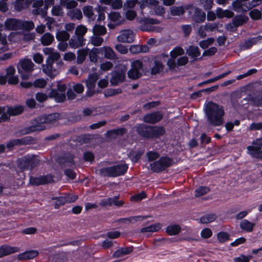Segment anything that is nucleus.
<instances>
[{
	"instance_id": "a19ab883",
	"label": "nucleus",
	"mask_w": 262,
	"mask_h": 262,
	"mask_svg": "<svg viewBox=\"0 0 262 262\" xmlns=\"http://www.w3.org/2000/svg\"><path fill=\"white\" fill-rule=\"evenodd\" d=\"M185 12V8L183 6H173L170 8L171 14L172 15H181Z\"/></svg>"
},
{
	"instance_id": "7c9ffc66",
	"label": "nucleus",
	"mask_w": 262,
	"mask_h": 262,
	"mask_svg": "<svg viewBox=\"0 0 262 262\" xmlns=\"http://www.w3.org/2000/svg\"><path fill=\"white\" fill-rule=\"evenodd\" d=\"M54 40V36L50 33H46L40 37V42L43 46L51 45Z\"/></svg>"
},
{
	"instance_id": "b1692460",
	"label": "nucleus",
	"mask_w": 262,
	"mask_h": 262,
	"mask_svg": "<svg viewBox=\"0 0 262 262\" xmlns=\"http://www.w3.org/2000/svg\"><path fill=\"white\" fill-rule=\"evenodd\" d=\"M133 251L132 247H123L116 251L113 254L114 257H120L130 254Z\"/></svg>"
},
{
	"instance_id": "aec40b11",
	"label": "nucleus",
	"mask_w": 262,
	"mask_h": 262,
	"mask_svg": "<svg viewBox=\"0 0 262 262\" xmlns=\"http://www.w3.org/2000/svg\"><path fill=\"white\" fill-rule=\"evenodd\" d=\"M38 252L37 250H32L25 251L18 255L19 260H28L33 259L38 255Z\"/></svg>"
},
{
	"instance_id": "a878e982",
	"label": "nucleus",
	"mask_w": 262,
	"mask_h": 262,
	"mask_svg": "<svg viewBox=\"0 0 262 262\" xmlns=\"http://www.w3.org/2000/svg\"><path fill=\"white\" fill-rule=\"evenodd\" d=\"M215 12L217 16L220 18H222L224 17L231 18L234 15V13L232 11L229 10H224L221 8H217L216 9Z\"/></svg>"
},
{
	"instance_id": "052dcab7",
	"label": "nucleus",
	"mask_w": 262,
	"mask_h": 262,
	"mask_svg": "<svg viewBox=\"0 0 262 262\" xmlns=\"http://www.w3.org/2000/svg\"><path fill=\"white\" fill-rule=\"evenodd\" d=\"M214 39L213 38H209L206 40L201 41L199 45L203 49H206L208 46L213 43Z\"/></svg>"
},
{
	"instance_id": "1a4fd4ad",
	"label": "nucleus",
	"mask_w": 262,
	"mask_h": 262,
	"mask_svg": "<svg viewBox=\"0 0 262 262\" xmlns=\"http://www.w3.org/2000/svg\"><path fill=\"white\" fill-rule=\"evenodd\" d=\"M262 0H251L248 2V3H245L244 4H241L239 2L234 1L232 4L233 9L237 12L247 11L253 7L259 5Z\"/></svg>"
},
{
	"instance_id": "0e129e2a",
	"label": "nucleus",
	"mask_w": 262,
	"mask_h": 262,
	"mask_svg": "<svg viewBox=\"0 0 262 262\" xmlns=\"http://www.w3.org/2000/svg\"><path fill=\"white\" fill-rule=\"evenodd\" d=\"M115 48L118 52L122 54H126L128 52L127 47L122 44H117Z\"/></svg>"
},
{
	"instance_id": "6e6552de",
	"label": "nucleus",
	"mask_w": 262,
	"mask_h": 262,
	"mask_svg": "<svg viewBox=\"0 0 262 262\" xmlns=\"http://www.w3.org/2000/svg\"><path fill=\"white\" fill-rule=\"evenodd\" d=\"M172 164V160L166 157H162L159 160L151 163L149 165L150 169L154 172H160L164 170L166 167Z\"/></svg>"
},
{
	"instance_id": "4d7b16f0",
	"label": "nucleus",
	"mask_w": 262,
	"mask_h": 262,
	"mask_svg": "<svg viewBox=\"0 0 262 262\" xmlns=\"http://www.w3.org/2000/svg\"><path fill=\"white\" fill-rule=\"evenodd\" d=\"M250 17L253 19H258L262 18V14L260 11L258 9H253L249 13Z\"/></svg>"
},
{
	"instance_id": "dca6fc26",
	"label": "nucleus",
	"mask_w": 262,
	"mask_h": 262,
	"mask_svg": "<svg viewBox=\"0 0 262 262\" xmlns=\"http://www.w3.org/2000/svg\"><path fill=\"white\" fill-rule=\"evenodd\" d=\"M147 132L146 134H143L146 135L147 138L158 137L165 133L164 128L160 126H150V128L147 129Z\"/></svg>"
},
{
	"instance_id": "09e8293b",
	"label": "nucleus",
	"mask_w": 262,
	"mask_h": 262,
	"mask_svg": "<svg viewBox=\"0 0 262 262\" xmlns=\"http://www.w3.org/2000/svg\"><path fill=\"white\" fill-rule=\"evenodd\" d=\"M138 20L140 24L144 25L157 24L159 23L158 20L150 18H140L138 19Z\"/></svg>"
},
{
	"instance_id": "c9c22d12",
	"label": "nucleus",
	"mask_w": 262,
	"mask_h": 262,
	"mask_svg": "<svg viewBox=\"0 0 262 262\" xmlns=\"http://www.w3.org/2000/svg\"><path fill=\"white\" fill-rule=\"evenodd\" d=\"M254 224L247 220H243L240 224L241 229L248 232L252 231Z\"/></svg>"
},
{
	"instance_id": "4be33fe9",
	"label": "nucleus",
	"mask_w": 262,
	"mask_h": 262,
	"mask_svg": "<svg viewBox=\"0 0 262 262\" xmlns=\"http://www.w3.org/2000/svg\"><path fill=\"white\" fill-rule=\"evenodd\" d=\"M108 17L116 25H120L124 21V18L119 12H112L109 13Z\"/></svg>"
},
{
	"instance_id": "f704fd0d",
	"label": "nucleus",
	"mask_w": 262,
	"mask_h": 262,
	"mask_svg": "<svg viewBox=\"0 0 262 262\" xmlns=\"http://www.w3.org/2000/svg\"><path fill=\"white\" fill-rule=\"evenodd\" d=\"M70 35L66 31H58L56 33V39L59 41H66L69 39Z\"/></svg>"
},
{
	"instance_id": "c756f323",
	"label": "nucleus",
	"mask_w": 262,
	"mask_h": 262,
	"mask_svg": "<svg viewBox=\"0 0 262 262\" xmlns=\"http://www.w3.org/2000/svg\"><path fill=\"white\" fill-rule=\"evenodd\" d=\"M34 28L32 21L19 20V30L30 31Z\"/></svg>"
},
{
	"instance_id": "5fc2aeb1",
	"label": "nucleus",
	"mask_w": 262,
	"mask_h": 262,
	"mask_svg": "<svg viewBox=\"0 0 262 262\" xmlns=\"http://www.w3.org/2000/svg\"><path fill=\"white\" fill-rule=\"evenodd\" d=\"M99 36L94 35L91 37V42L95 46H100L103 41V39Z\"/></svg>"
},
{
	"instance_id": "a18cd8bd",
	"label": "nucleus",
	"mask_w": 262,
	"mask_h": 262,
	"mask_svg": "<svg viewBox=\"0 0 262 262\" xmlns=\"http://www.w3.org/2000/svg\"><path fill=\"white\" fill-rule=\"evenodd\" d=\"M213 0H200V5L206 11L210 10L213 6Z\"/></svg>"
},
{
	"instance_id": "ea45409f",
	"label": "nucleus",
	"mask_w": 262,
	"mask_h": 262,
	"mask_svg": "<svg viewBox=\"0 0 262 262\" xmlns=\"http://www.w3.org/2000/svg\"><path fill=\"white\" fill-rule=\"evenodd\" d=\"M187 53L192 57H196L200 55L199 48L194 46L189 47L187 50Z\"/></svg>"
},
{
	"instance_id": "39448f33",
	"label": "nucleus",
	"mask_w": 262,
	"mask_h": 262,
	"mask_svg": "<svg viewBox=\"0 0 262 262\" xmlns=\"http://www.w3.org/2000/svg\"><path fill=\"white\" fill-rule=\"evenodd\" d=\"M39 162L37 156L27 155L18 160V167L23 170L31 169L36 166Z\"/></svg>"
},
{
	"instance_id": "0eeeda50",
	"label": "nucleus",
	"mask_w": 262,
	"mask_h": 262,
	"mask_svg": "<svg viewBox=\"0 0 262 262\" xmlns=\"http://www.w3.org/2000/svg\"><path fill=\"white\" fill-rule=\"evenodd\" d=\"M143 72V63L139 59L132 61L130 63V69L128 71L129 78L137 79L140 77Z\"/></svg>"
},
{
	"instance_id": "13d9d810",
	"label": "nucleus",
	"mask_w": 262,
	"mask_h": 262,
	"mask_svg": "<svg viewBox=\"0 0 262 262\" xmlns=\"http://www.w3.org/2000/svg\"><path fill=\"white\" fill-rule=\"evenodd\" d=\"M98 51H100V49L94 48L89 52V58L91 61L95 62L97 61Z\"/></svg>"
},
{
	"instance_id": "423d86ee",
	"label": "nucleus",
	"mask_w": 262,
	"mask_h": 262,
	"mask_svg": "<svg viewBox=\"0 0 262 262\" xmlns=\"http://www.w3.org/2000/svg\"><path fill=\"white\" fill-rule=\"evenodd\" d=\"M34 64L29 59H24L20 60L17 66L18 73L21 74V78L24 79H27L29 78L28 73L32 72L33 70Z\"/></svg>"
},
{
	"instance_id": "9b49d317",
	"label": "nucleus",
	"mask_w": 262,
	"mask_h": 262,
	"mask_svg": "<svg viewBox=\"0 0 262 262\" xmlns=\"http://www.w3.org/2000/svg\"><path fill=\"white\" fill-rule=\"evenodd\" d=\"M98 79L97 73L90 74L88 79L85 80L86 86L88 89L86 93L88 96H91L96 92H99L98 90L95 89L96 82Z\"/></svg>"
},
{
	"instance_id": "393cba45",
	"label": "nucleus",
	"mask_w": 262,
	"mask_h": 262,
	"mask_svg": "<svg viewBox=\"0 0 262 262\" xmlns=\"http://www.w3.org/2000/svg\"><path fill=\"white\" fill-rule=\"evenodd\" d=\"M18 248L8 246H3L0 247V257L15 253L18 251Z\"/></svg>"
},
{
	"instance_id": "7ed1b4c3",
	"label": "nucleus",
	"mask_w": 262,
	"mask_h": 262,
	"mask_svg": "<svg viewBox=\"0 0 262 262\" xmlns=\"http://www.w3.org/2000/svg\"><path fill=\"white\" fill-rule=\"evenodd\" d=\"M60 115L58 113H54L48 116H43L36 118L32 126V130L41 131L50 127L59 119Z\"/></svg>"
},
{
	"instance_id": "2f4dec72",
	"label": "nucleus",
	"mask_w": 262,
	"mask_h": 262,
	"mask_svg": "<svg viewBox=\"0 0 262 262\" xmlns=\"http://www.w3.org/2000/svg\"><path fill=\"white\" fill-rule=\"evenodd\" d=\"M89 49L88 48L82 49L78 50L77 62L78 64L82 63L85 60V58L89 53Z\"/></svg>"
},
{
	"instance_id": "37998d69",
	"label": "nucleus",
	"mask_w": 262,
	"mask_h": 262,
	"mask_svg": "<svg viewBox=\"0 0 262 262\" xmlns=\"http://www.w3.org/2000/svg\"><path fill=\"white\" fill-rule=\"evenodd\" d=\"M180 231V227L178 225H170L167 227L166 232L170 235H176Z\"/></svg>"
},
{
	"instance_id": "49530a36",
	"label": "nucleus",
	"mask_w": 262,
	"mask_h": 262,
	"mask_svg": "<svg viewBox=\"0 0 262 262\" xmlns=\"http://www.w3.org/2000/svg\"><path fill=\"white\" fill-rule=\"evenodd\" d=\"M60 3L62 5L66 6L68 9H73L77 6V3L75 1L70 0H60Z\"/></svg>"
},
{
	"instance_id": "f3484780",
	"label": "nucleus",
	"mask_w": 262,
	"mask_h": 262,
	"mask_svg": "<svg viewBox=\"0 0 262 262\" xmlns=\"http://www.w3.org/2000/svg\"><path fill=\"white\" fill-rule=\"evenodd\" d=\"M85 39L82 36H73L69 40L70 47L73 49H76L85 45Z\"/></svg>"
},
{
	"instance_id": "f03ea898",
	"label": "nucleus",
	"mask_w": 262,
	"mask_h": 262,
	"mask_svg": "<svg viewBox=\"0 0 262 262\" xmlns=\"http://www.w3.org/2000/svg\"><path fill=\"white\" fill-rule=\"evenodd\" d=\"M43 52L45 54L48 55L46 60V64L43 65V72L51 78H54L58 72L52 67L54 60H57L60 58V54L54 51L52 48L47 47L43 49Z\"/></svg>"
},
{
	"instance_id": "e2e57ef3",
	"label": "nucleus",
	"mask_w": 262,
	"mask_h": 262,
	"mask_svg": "<svg viewBox=\"0 0 262 262\" xmlns=\"http://www.w3.org/2000/svg\"><path fill=\"white\" fill-rule=\"evenodd\" d=\"M7 40L6 36H2L0 33V52L7 49Z\"/></svg>"
},
{
	"instance_id": "9d476101",
	"label": "nucleus",
	"mask_w": 262,
	"mask_h": 262,
	"mask_svg": "<svg viewBox=\"0 0 262 262\" xmlns=\"http://www.w3.org/2000/svg\"><path fill=\"white\" fill-rule=\"evenodd\" d=\"M262 138L254 141L247 147L248 153L253 157L262 158Z\"/></svg>"
},
{
	"instance_id": "864d4df0",
	"label": "nucleus",
	"mask_w": 262,
	"mask_h": 262,
	"mask_svg": "<svg viewBox=\"0 0 262 262\" xmlns=\"http://www.w3.org/2000/svg\"><path fill=\"white\" fill-rule=\"evenodd\" d=\"M217 237L220 243H224L229 240V234L225 232H220L217 234Z\"/></svg>"
},
{
	"instance_id": "f8f14e48",
	"label": "nucleus",
	"mask_w": 262,
	"mask_h": 262,
	"mask_svg": "<svg viewBox=\"0 0 262 262\" xmlns=\"http://www.w3.org/2000/svg\"><path fill=\"white\" fill-rule=\"evenodd\" d=\"M66 90V85L64 84H58V91L52 90L50 93L49 96L55 98L57 102H62L66 98L64 92Z\"/></svg>"
},
{
	"instance_id": "20e7f679",
	"label": "nucleus",
	"mask_w": 262,
	"mask_h": 262,
	"mask_svg": "<svg viewBox=\"0 0 262 262\" xmlns=\"http://www.w3.org/2000/svg\"><path fill=\"white\" fill-rule=\"evenodd\" d=\"M128 166L126 164H119L110 167L103 168L99 170V173L101 176L116 177L124 174L127 170Z\"/></svg>"
},
{
	"instance_id": "58836bf2",
	"label": "nucleus",
	"mask_w": 262,
	"mask_h": 262,
	"mask_svg": "<svg viewBox=\"0 0 262 262\" xmlns=\"http://www.w3.org/2000/svg\"><path fill=\"white\" fill-rule=\"evenodd\" d=\"M216 219V215L214 214L210 213L206 214L200 219V221L203 224H208L212 222Z\"/></svg>"
},
{
	"instance_id": "603ef678",
	"label": "nucleus",
	"mask_w": 262,
	"mask_h": 262,
	"mask_svg": "<svg viewBox=\"0 0 262 262\" xmlns=\"http://www.w3.org/2000/svg\"><path fill=\"white\" fill-rule=\"evenodd\" d=\"M209 191V189L205 186H201L195 190V195L196 196H200L207 193Z\"/></svg>"
},
{
	"instance_id": "69168bd1",
	"label": "nucleus",
	"mask_w": 262,
	"mask_h": 262,
	"mask_svg": "<svg viewBox=\"0 0 262 262\" xmlns=\"http://www.w3.org/2000/svg\"><path fill=\"white\" fill-rule=\"evenodd\" d=\"M21 34L16 32H12L9 36V39L11 41L16 42L19 40Z\"/></svg>"
},
{
	"instance_id": "c03bdc74",
	"label": "nucleus",
	"mask_w": 262,
	"mask_h": 262,
	"mask_svg": "<svg viewBox=\"0 0 262 262\" xmlns=\"http://www.w3.org/2000/svg\"><path fill=\"white\" fill-rule=\"evenodd\" d=\"M161 228L160 224H153L148 227L143 228L141 229L142 232H156L158 231Z\"/></svg>"
},
{
	"instance_id": "3c124183",
	"label": "nucleus",
	"mask_w": 262,
	"mask_h": 262,
	"mask_svg": "<svg viewBox=\"0 0 262 262\" xmlns=\"http://www.w3.org/2000/svg\"><path fill=\"white\" fill-rule=\"evenodd\" d=\"M150 128V126H147L144 124H140L137 126V132L142 137H147L146 135H143V133L146 134L147 132V130Z\"/></svg>"
},
{
	"instance_id": "5701e85b",
	"label": "nucleus",
	"mask_w": 262,
	"mask_h": 262,
	"mask_svg": "<svg viewBox=\"0 0 262 262\" xmlns=\"http://www.w3.org/2000/svg\"><path fill=\"white\" fill-rule=\"evenodd\" d=\"M5 28L8 30H19V19H9L5 21Z\"/></svg>"
},
{
	"instance_id": "e433bc0d",
	"label": "nucleus",
	"mask_w": 262,
	"mask_h": 262,
	"mask_svg": "<svg viewBox=\"0 0 262 262\" xmlns=\"http://www.w3.org/2000/svg\"><path fill=\"white\" fill-rule=\"evenodd\" d=\"M125 132L126 130L124 128H121L109 130L106 133V135L107 137L113 138H115L117 135H122Z\"/></svg>"
},
{
	"instance_id": "6e6d98bb",
	"label": "nucleus",
	"mask_w": 262,
	"mask_h": 262,
	"mask_svg": "<svg viewBox=\"0 0 262 262\" xmlns=\"http://www.w3.org/2000/svg\"><path fill=\"white\" fill-rule=\"evenodd\" d=\"M163 69L162 64L159 61H155L154 66L151 68V72L152 74L159 73Z\"/></svg>"
},
{
	"instance_id": "cd10ccee",
	"label": "nucleus",
	"mask_w": 262,
	"mask_h": 262,
	"mask_svg": "<svg viewBox=\"0 0 262 262\" xmlns=\"http://www.w3.org/2000/svg\"><path fill=\"white\" fill-rule=\"evenodd\" d=\"M100 51L103 52L105 58L113 59L116 58V54L113 50L108 46H105L100 48Z\"/></svg>"
},
{
	"instance_id": "2eb2a0df",
	"label": "nucleus",
	"mask_w": 262,
	"mask_h": 262,
	"mask_svg": "<svg viewBox=\"0 0 262 262\" xmlns=\"http://www.w3.org/2000/svg\"><path fill=\"white\" fill-rule=\"evenodd\" d=\"M53 181V177L51 175L40 176L38 177H31L30 183L32 185H39L51 183Z\"/></svg>"
},
{
	"instance_id": "8fccbe9b",
	"label": "nucleus",
	"mask_w": 262,
	"mask_h": 262,
	"mask_svg": "<svg viewBox=\"0 0 262 262\" xmlns=\"http://www.w3.org/2000/svg\"><path fill=\"white\" fill-rule=\"evenodd\" d=\"M87 32V28L83 25L78 26L75 29V34L78 36H82Z\"/></svg>"
},
{
	"instance_id": "72a5a7b5",
	"label": "nucleus",
	"mask_w": 262,
	"mask_h": 262,
	"mask_svg": "<svg viewBox=\"0 0 262 262\" xmlns=\"http://www.w3.org/2000/svg\"><path fill=\"white\" fill-rule=\"evenodd\" d=\"M248 17L245 15H239L235 16L233 19V25L235 27L242 25L248 20Z\"/></svg>"
},
{
	"instance_id": "6ab92c4d",
	"label": "nucleus",
	"mask_w": 262,
	"mask_h": 262,
	"mask_svg": "<svg viewBox=\"0 0 262 262\" xmlns=\"http://www.w3.org/2000/svg\"><path fill=\"white\" fill-rule=\"evenodd\" d=\"M84 16L88 18L89 22L93 21L96 19V15L94 13V10L92 6H86L82 8Z\"/></svg>"
},
{
	"instance_id": "f257e3e1",
	"label": "nucleus",
	"mask_w": 262,
	"mask_h": 262,
	"mask_svg": "<svg viewBox=\"0 0 262 262\" xmlns=\"http://www.w3.org/2000/svg\"><path fill=\"white\" fill-rule=\"evenodd\" d=\"M206 114L211 124L217 126L223 123L224 111L222 106L209 102L206 107Z\"/></svg>"
},
{
	"instance_id": "4c0bfd02",
	"label": "nucleus",
	"mask_w": 262,
	"mask_h": 262,
	"mask_svg": "<svg viewBox=\"0 0 262 262\" xmlns=\"http://www.w3.org/2000/svg\"><path fill=\"white\" fill-rule=\"evenodd\" d=\"M93 32L94 35H102L106 33V29L103 26L96 25L93 28Z\"/></svg>"
},
{
	"instance_id": "a211bd4d",
	"label": "nucleus",
	"mask_w": 262,
	"mask_h": 262,
	"mask_svg": "<svg viewBox=\"0 0 262 262\" xmlns=\"http://www.w3.org/2000/svg\"><path fill=\"white\" fill-rule=\"evenodd\" d=\"M162 118V115L159 112H156L145 116L143 118V121L148 123H155L161 120Z\"/></svg>"
},
{
	"instance_id": "ddd939ff",
	"label": "nucleus",
	"mask_w": 262,
	"mask_h": 262,
	"mask_svg": "<svg viewBox=\"0 0 262 262\" xmlns=\"http://www.w3.org/2000/svg\"><path fill=\"white\" fill-rule=\"evenodd\" d=\"M135 38V33L130 29H125L121 31L117 36V40L119 42L124 43L133 42Z\"/></svg>"
},
{
	"instance_id": "79ce46f5",
	"label": "nucleus",
	"mask_w": 262,
	"mask_h": 262,
	"mask_svg": "<svg viewBox=\"0 0 262 262\" xmlns=\"http://www.w3.org/2000/svg\"><path fill=\"white\" fill-rule=\"evenodd\" d=\"M122 93V90L121 89H108L105 90L104 92L105 97H112Z\"/></svg>"
},
{
	"instance_id": "680f3d73",
	"label": "nucleus",
	"mask_w": 262,
	"mask_h": 262,
	"mask_svg": "<svg viewBox=\"0 0 262 262\" xmlns=\"http://www.w3.org/2000/svg\"><path fill=\"white\" fill-rule=\"evenodd\" d=\"M125 18L129 20H133L137 16L136 12L132 10H128L125 13Z\"/></svg>"
},
{
	"instance_id": "de8ad7c7",
	"label": "nucleus",
	"mask_w": 262,
	"mask_h": 262,
	"mask_svg": "<svg viewBox=\"0 0 262 262\" xmlns=\"http://www.w3.org/2000/svg\"><path fill=\"white\" fill-rule=\"evenodd\" d=\"M184 53V50L179 47L174 48L172 51H171L170 54V56L172 58H176L178 56L183 55Z\"/></svg>"
},
{
	"instance_id": "473e14b6",
	"label": "nucleus",
	"mask_w": 262,
	"mask_h": 262,
	"mask_svg": "<svg viewBox=\"0 0 262 262\" xmlns=\"http://www.w3.org/2000/svg\"><path fill=\"white\" fill-rule=\"evenodd\" d=\"M68 15L73 20H80L82 18V12L79 9H75L69 11L68 12Z\"/></svg>"
},
{
	"instance_id": "774afa93",
	"label": "nucleus",
	"mask_w": 262,
	"mask_h": 262,
	"mask_svg": "<svg viewBox=\"0 0 262 262\" xmlns=\"http://www.w3.org/2000/svg\"><path fill=\"white\" fill-rule=\"evenodd\" d=\"M212 232L209 228H205L201 231V236L204 238H208L211 236Z\"/></svg>"
},
{
	"instance_id": "c85d7f7f",
	"label": "nucleus",
	"mask_w": 262,
	"mask_h": 262,
	"mask_svg": "<svg viewBox=\"0 0 262 262\" xmlns=\"http://www.w3.org/2000/svg\"><path fill=\"white\" fill-rule=\"evenodd\" d=\"M194 13V17L196 22L202 23L205 20L206 14L201 9L195 8Z\"/></svg>"
},
{
	"instance_id": "bb28decb",
	"label": "nucleus",
	"mask_w": 262,
	"mask_h": 262,
	"mask_svg": "<svg viewBox=\"0 0 262 262\" xmlns=\"http://www.w3.org/2000/svg\"><path fill=\"white\" fill-rule=\"evenodd\" d=\"M5 112L9 117L11 115H17L23 112V107L21 106H17L13 107L7 106L6 107Z\"/></svg>"
},
{
	"instance_id": "bf43d9fd",
	"label": "nucleus",
	"mask_w": 262,
	"mask_h": 262,
	"mask_svg": "<svg viewBox=\"0 0 262 262\" xmlns=\"http://www.w3.org/2000/svg\"><path fill=\"white\" fill-rule=\"evenodd\" d=\"M146 156L149 161H152L160 157V154L157 151H150L146 153Z\"/></svg>"
},
{
	"instance_id": "4468645a",
	"label": "nucleus",
	"mask_w": 262,
	"mask_h": 262,
	"mask_svg": "<svg viewBox=\"0 0 262 262\" xmlns=\"http://www.w3.org/2000/svg\"><path fill=\"white\" fill-rule=\"evenodd\" d=\"M78 199V196L72 194H67L64 196L58 198H53L56 200L54 204L55 208H58L61 205H64L67 203H72L76 201Z\"/></svg>"
},
{
	"instance_id": "412c9836",
	"label": "nucleus",
	"mask_w": 262,
	"mask_h": 262,
	"mask_svg": "<svg viewBox=\"0 0 262 262\" xmlns=\"http://www.w3.org/2000/svg\"><path fill=\"white\" fill-rule=\"evenodd\" d=\"M125 78V74L124 72H115L113 73L112 77L110 81L112 84L117 85L119 83L122 82Z\"/></svg>"
},
{
	"instance_id": "338daca9",
	"label": "nucleus",
	"mask_w": 262,
	"mask_h": 262,
	"mask_svg": "<svg viewBox=\"0 0 262 262\" xmlns=\"http://www.w3.org/2000/svg\"><path fill=\"white\" fill-rule=\"evenodd\" d=\"M251 257V256H245L244 255H242L239 257L235 258L234 261V262H249Z\"/></svg>"
}]
</instances>
